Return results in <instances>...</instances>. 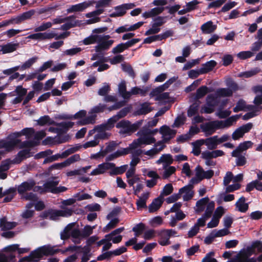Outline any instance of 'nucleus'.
Masks as SVG:
<instances>
[{"mask_svg": "<svg viewBox=\"0 0 262 262\" xmlns=\"http://www.w3.org/2000/svg\"><path fill=\"white\" fill-rule=\"evenodd\" d=\"M21 130L19 132H14L9 134L6 140H0V149L4 148L8 152L12 151L15 147L21 142V140L18 138L21 137Z\"/></svg>", "mask_w": 262, "mask_h": 262, "instance_id": "1", "label": "nucleus"}, {"mask_svg": "<svg viewBox=\"0 0 262 262\" xmlns=\"http://www.w3.org/2000/svg\"><path fill=\"white\" fill-rule=\"evenodd\" d=\"M34 152H31V149H23L19 151L13 159L14 164H19L24 160L33 156Z\"/></svg>", "mask_w": 262, "mask_h": 262, "instance_id": "2", "label": "nucleus"}, {"mask_svg": "<svg viewBox=\"0 0 262 262\" xmlns=\"http://www.w3.org/2000/svg\"><path fill=\"white\" fill-rule=\"evenodd\" d=\"M95 3V1H89L72 5L67 9V12L72 13L75 12H82L89 7L93 5Z\"/></svg>", "mask_w": 262, "mask_h": 262, "instance_id": "3", "label": "nucleus"}, {"mask_svg": "<svg viewBox=\"0 0 262 262\" xmlns=\"http://www.w3.org/2000/svg\"><path fill=\"white\" fill-rule=\"evenodd\" d=\"M35 184V182L33 179L28 180L19 185L16 188V191H17L19 194L21 195L25 194L26 192L32 190Z\"/></svg>", "mask_w": 262, "mask_h": 262, "instance_id": "4", "label": "nucleus"}, {"mask_svg": "<svg viewBox=\"0 0 262 262\" xmlns=\"http://www.w3.org/2000/svg\"><path fill=\"white\" fill-rule=\"evenodd\" d=\"M59 183L58 181H50L46 182L43 184V187L40 186H34L32 190L34 192H38L40 194L45 193L48 191H50V189L52 187L56 186Z\"/></svg>", "mask_w": 262, "mask_h": 262, "instance_id": "5", "label": "nucleus"}, {"mask_svg": "<svg viewBox=\"0 0 262 262\" xmlns=\"http://www.w3.org/2000/svg\"><path fill=\"white\" fill-rule=\"evenodd\" d=\"M201 127L203 131L206 133L208 135H211L216 129L220 128L219 120L207 122L204 125H202Z\"/></svg>", "mask_w": 262, "mask_h": 262, "instance_id": "6", "label": "nucleus"}, {"mask_svg": "<svg viewBox=\"0 0 262 262\" xmlns=\"http://www.w3.org/2000/svg\"><path fill=\"white\" fill-rule=\"evenodd\" d=\"M114 40H102L98 39V45L95 47V50L97 53H101L102 51H107L112 47Z\"/></svg>", "mask_w": 262, "mask_h": 262, "instance_id": "7", "label": "nucleus"}, {"mask_svg": "<svg viewBox=\"0 0 262 262\" xmlns=\"http://www.w3.org/2000/svg\"><path fill=\"white\" fill-rule=\"evenodd\" d=\"M116 127L117 128H121L119 133L122 134H132L131 129V123L129 121L126 120H122L117 123Z\"/></svg>", "mask_w": 262, "mask_h": 262, "instance_id": "8", "label": "nucleus"}, {"mask_svg": "<svg viewBox=\"0 0 262 262\" xmlns=\"http://www.w3.org/2000/svg\"><path fill=\"white\" fill-rule=\"evenodd\" d=\"M55 34L51 32H38L36 33L31 34L28 36V38L34 40H43L45 39H50L54 37Z\"/></svg>", "mask_w": 262, "mask_h": 262, "instance_id": "9", "label": "nucleus"}, {"mask_svg": "<svg viewBox=\"0 0 262 262\" xmlns=\"http://www.w3.org/2000/svg\"><path fill=\"white\" fill-rule=\"evenodd\" d=\"M252 144V142L250 141H245L239 143L236 149L232 151L231 152V156H238L237 154H241L242 152L250 148Z\"/></svg>", "mask_w": 262, "mask_h": 262, "instance_id": "10", "label": "nucleus"}, {"mask_svg": "<svg viewBox=\"0 0 262 262\" xmlns=\"http://www.w3.org/2000/svg\"><path fill=\"white\" fill-rule=\"evenodd\" d=\"M15 222H8L6 217L0 219V228L2 231H7L15 228L17 225Z\"/></svg>", "mask_w": 262, "mask_h": 262, "instance_id": "11", "label": "nucleus"}, {"mask_svg": "<svg viewBox=\"0 0 262 262\" xmlns=\"http://www.w3.org/2000/svg\"><path fill=\"white\" fill-rule=\"evenodd\" d=\"M163 203V199L161 196L155 199L148 206V211L150 213L157 211L162 206Z\"/></svg>", "mask_w": 262, "mask_h": 262, "instance_id": "12", "label": "nucleus"}, {"mask_svg": "<svg viewBox=\"0 0 262 262\" xmlns=\"http://www.w3.org/2000/svg\"><path fill=\"white\" fill-rule=\"evenodd\" d=\"M217 63L215 60H211L202 64V67L200 69V73L201 74L208 73L213 70L216 66Z\"/></svg>", "mask_w": 262, "mask_h": 262, "instance_id": "13", "label": "nucleus"}, {"mask_svg": "<svg viewBox=\"0 0 262 262\" xmlns=\"http://www.w3.org/2000/svg\"><path fill=\"white\" fill-rule=\"evenodd\" d=\"M57 246H51V245H46L42 246V251L45 256H52L60 252V249H55Z\"/></svg>", "mask_w": 262, "mask_h": 262, "instance_id": "14", "label": "nucleus"}, {"mask_svg": "<svg viewBox=\"0 0 262 262\" xmlns=\"http://www.w3.org/2000/svg\"><path fill=\"white\" fill-rule=\"evenodd\" d=\"M142 145H150L153 143H155L156 140V139L151 136L145 130L143 132L142 135L139 138Z\"/></svg>", "mask_w": 262, "mask_h": 262, "instance_id": "15", "label": "nucleus"}, {"mask_svg": "<svg viewBox=\"0 0 262 262\" xmlns=\"http://www.w3.org/2000/svg\"><path fill=\"white\" fill-rule=\"evenodd\" d=\"M35 12L34 10H31L24 12L21 15L15 17V24H19L24 20L31 18V17L34 15Z\"/></svg>", "mask_w": 262, "mask_h": 262, "instance_id": "16", "label": "nucleus"}, {"mask_svg": "<svg viewBox=\"0 0 262 262\" xmlns=\"http://www.w3.org/2000/svg\"><path fill=\"white\" fill-rule=\"evenodd\" d=\"M4 196H6L3 202L8 203L11 202L16 195V188L10 187L4 191Z\"/></svg>", "mask_w": 262, "mask_h": 262, "instance_id": "17", "label": "nucleus"}, {"mask_svg": "<svg viewBox=\"0 0 262 262\" xmlns=\"http://www.w3.org/2000/svg\"><path fill=\"white\" fill-rule=\"evenodd\" d=\"M118 93L125 100L129 99V91H126V85L125 81H122L118 85Z\"/></svg>", "mask_w": 262, "mask_h": 262, "instance_id": "18", "label": "nucleus"}, {"mask_svg": "<svg viewBox=\"0 0 262 262\" xmlns=\"http://www.w3.org/2000/svg\"><path fill=\"white\" fill-rule=\"evenodd\" d=\"M246 198L244 196H241L238 201L236 203L235 206L238 208V210L241 212H246L249 209L248 203H245Z\"/></svg>", "mask_w": 262, "mask_h": 262, "instance_id": "19", "label": "nucleus"}, {"mask_svg": "<svg viewBox=\"0 0 262 262\" xmlns=\"http://www.w3.org/2000/svg\"><path fill=\"white\" fill-rule=\"evenodd\" d=\"M217 136L215 135L205 139V145L210 150H213L216 148L217 145Z\"/></svg>", "mask_w": 262, "mask_h": 262, "instance_id": "20", "label": "nucleus"}, {"mask_svg": "<svg viewBox=\"0 0 262 262\" xmlns=\"http://www.w3.org/2000/svg\"><path fill=\"white\" fill-rule=\"evenodd\" d=\"M201 28L204 33L209 34L215 31L216 29V26L214 25L212 21H208L203 24Z\"/></svg>", "mask_w": 262, "mask_h": 262, "instance_id": "21", "label": "nucleus"}, {"mask_svg": "<svg viewBox=\"0 0 262 262\" xmlns=\"http://www.w3.org/2000/svg\"><path fill=\"white\" fill-rule=\"evenodd\" d=\"M210 92L209 88L206 85H203L197 89L194 99L196 101H199V100L204 97L208 93Z\"/></svg>", "mask_w": 262, "mask_h": 262, "instance_id": "22", "label": "nucleus"}, {"mask_svg": "<svg viewBox=\"0 0 262 262\" xmlns=\"http://www.w3.org/2000/svg\"><path fill=\"white\" fill-rule=\"evenodd\" d=\"M238 118V116H232L231 117H229L225 120H219V123L220 126V128H224L226 127H228L231 126L233 123L236 121Z\"/></svg>", "mask_w": 262, "mask_h": 262, "instance_id": "23", "label": "nucleus"}, {"mask_svg": "<svg viewBox=\"0 0 262 262\" xmlns=\"http://www.w3.org/2000/svg\"><path fill=\"white\" fill-rule=\"evenodd\" d=\"M148 102H144L141 104V107L138 109L136 113L138 115H146L152 111V108L149 106Z\"/></svg>", "mask_w": 262, "mask_h": 262, "instance_id": "24", "label": "nucleus"}, {"mask_svg": "<svg viewBox=\"0 0 262 262\" xmlns=\"http://www.w3.org/2000/svg\"><path fill=\"white\" fill-rule=\"evenodd\" d=\"M220 103V100L217 96L210 94L206 98V104L209 106L215 107Z\"/></svg>", "mask_w": 262, "mask_h": 262, "instance_id": "25", "label": "nucleus"}, {"mask_svg": "<svg viewBox=\"0 0 262 262\" xmlns=\"http://www.w3.org/2000/svg\"><path fill=\"white\" fill-rule=\"evenodd\" d=\"M38 124L40 126H43L46 124L48 125H54L56 124V122L51 119L49 116L45 115L40 117L37 120Z\"/></svg>", "mask_w": 262, "mask_h": 262, "instance_id": "26", "label": "nucleus"}, {"mask_svg": "<svg viewBox=\"0 0 262 262\" xmlns=\"http://www.w3.org/2000/svg\"><path fill=\"white\" fill-rule=\"evenodd\" d=\"M209 201V199L208 197L202 198L198 201L196 203V206L197 207V209L195 210L196 212L198 213L203 211L205 209V205Z\"/></svg>", "mask_w": 262, "mask_h": 262, "instance_id": "27", "label": "nucleus"}, {"mask_svg": "<svg viewBox=\"0 0 262 262\" xmlns=\"http://www.w3.org/2000/svg\"><path fill=\"white\" fill-rule=\"evenodd\" d=\"M142 145L139 138L137 139L134 140L133 142L129 145V146L126 148H122L125 155H127L131 152L132 150L137 148L138 147Z\"/></svg>", "mask_w": 262, "mask_h": 262, "instance_id": "28", "label": "nucleus"}, {"mask_svg": "<svg viewBox=\"0 0 262 262\" xmlns=\"http://www.w3.org/2000/svg\"><path fill=\"white\" fill-rule=\"evenodd\" d=\"M18 43H14L12 42L8 43L4 45L2 47L1 51L3 54L11 53L15 51L18 47Z\"/></svg>", "mask_w": 262, "mask_h": 262, "instance_id": "29", "label": "nucleus"}, {"mask_svg": "<svg viewBox=\"0 0 262 262\" xmlns=\"http://www.w3.org/2000/svg\"><path fill=\"white\" fill-rule=\"evenodd\" d=\"M15 255L11 253L0 252V262H15Z\"/></svg>", "mask_w": 262, "mask_h": 262, "instance_id": "30", "label": "nucleus"}, {"mask_svg": "<svg viewBox=\"0 0 262 262\" xmlns=\"http://www.w3.org/2000/svg\"><path fill=\"white\" fill-rule=\"evenodd\" d=\"M169 238L170 235L166 234L163 230L160 234V237L158 241V243L160 245L163 246L169 245L170 244Z\"/></svg>", "mask_w": 262, "mask_h": 262, "instance_id": "31", "label": "nucleus"}, {"mask_svg": "<svg viewBox=\"0 0 262 262\" xmlns=\"http://www.w3.org/2000/svg\"><path fill=\"white\" fill-rule=\"evenodd\" d=\"M127 167V165H124L120 167H116L115 166L114 168L110 172V175L114 176L123 174L126 171Z\"/></svg>", "mask_w": 262, "mask_h": 262, "instance_id": "32", "label": "nucleus"}, {"mask_svg": "<svg viewBox=\"0 0 262 262\" xmlns=\"http://www.w3.org/2000/svg\"><path fill=\"white\" fill-rule=\"evenodd\" d=\"M120 220L118 218H114L110 221V222L105 226L103 229L104 232H108L110 230L115 228L118 223Z\"/></svg>", "mask_w": 262, "mask_h": 262, "instance_id": "33", "label": "nucleus"}, {"mask_svg": "<svg viewBox=\"0 0 262 262\" xmlns=\"http://www.w3.org/2000/svg\"><path fill=\"white\" fill-rule=\"evenodd\" d=\"M163 169H164V171L163 174V178L164 179L170 177L176 170L175 167L169 165H164Z\"/></svg>", "mask_w": 262, "mask_h": 262, "instance_id": "34", "label": "nucleus"}, {"mask_svg": "<svg viewBox=\"0 0 262 262\" xmlns=\"http://www.w3.org/2000/svg\"><path fill=\"white\" fill-rule=\"evenodd\" d=\"M80 249H82V251L80 252L83 253V255L81 257V260L80 262H86L90 259V255L89 254L91 251L90 247H88V246H84V247L80 248Z\"/></svg>", "mask_w": 262, "mask_h": 262, "instance_id": "35", "label": "nucleus"}, {"mask_svg": "<svg viewBox=\"0 0 262 262\" xmlns=\"http://www.w3.org/2000/svg\"><path fill=\"white\" fill-rule=\"evenodd\" d=\"M200 105V101L195 102L192 103L189 107L187 111V115L188 117H191L195 115L199 110Z\"/></svg>", "mask_w": 262, "mask_h": 262, "instance_id": "36", "label": "nucleus"}, {"mask_svg": "<svg viewBox=\"0 0 262 262\" xmlns=\"http://www.w3.org/2000/svg\"><path fill=\"white\" fill-rule=\"evenodd\" d=\"M19 148L20 149H31L37 145V143L33 140H26L19 143Z\"/></svg>", "mask_w": 262, "mask_h": 262, "instance_id": "37", "label": "nucleus"}, {"mask_svg": "<svg viewBox=\"0 0 262 262\" xmlns=\"http://www.w3.org/2000/svg\"><path fill=\"white\" fill-rule=\"evenodd\" d=\"M216 94L220 97H230L232 96L233 92L229 88H221L217 90Z\"/></svg>", "mask_w": 262, "mask_h": 262, "instance_id": "38", "label": "nucleus"}, {"mask_svg": "<svg viewBox=\"0 0 262 262\" xmlns=\"http://www.w3.org/2000/svg\"><path fill=\"white\" fill-rule=\"evenodd\" d=\"M11 164H14L13 160L7 159L3 161L0 165V172L8 170Z\"/></svg>", "mask_w": 262, "mask_h": 262, "instance_id": "39", "label": "nucleus"}, {"mask_svg": "<svg viewBox=\"0 0 262 262\" xmlns=\"http://www.w3.org/2000/svg\"><path fill=\"white\" fill-rule=\"evenodd\" d=\"M118 144L116 141H112L107 145L106 147L103 150L102 156H105L107 153L114 151Z\"/></svg>", "mask_w": 262, "mask_h": 262, "instance_id": "40", "label": "nucleus"}, {"mask_svg": "<svg viewBox=\"0 0 262 262\" xmlns=\"http://www.w3.org/2000/svg\"><path fill=\"white\" fill-rule=\"evenodd\" d=\"M214 207L215 203L213 201H211L208 203V204L207 205L206 209L205 211V213L203 214L205 217L208 219L211 217L213 211L214 209Z\"/></svg>", "mask_w": 262, "mask_h": 262, "instance_id": "41", "label": "nucleus"}, {"mask_svg": "<svg viewBox=\"0 0 262 262\" xmlns=\"http://www.w3.org/2000/svg\"><path fill=\"white\" fill-rule=\"evenodd\" d=\"M126 155L122 148L117 150L113 154H110L106 158V161H111L120 156Z\"/></svg>", "mask_w": 262, "mask_h": 262, "instance_id": "42", "label": "nucleus"}, {"mask_svg": "<svg viewBox=\"0 0 262 262\" xmlns=\"http://www.w3.org/2000/svg\"><path fill=\"white\" fill-rule=\"evenodd\" d=\"M37 195L33 192H27L21 195V199L36 202L38 201Z\"/></svg>", "mask_w": 262, "mask_h": 262, "instance_id": "43", "label": "nucleus"}, {"mask_svg": "<svg viewBox=\"0 0 262 262\" xmlns=\"http://www.w3.org/2000/svg\"><path fill=\"white\" fill-rule=\"evenodd\" d=\"M99 35L95 34L91 35L89 37L84 38L83 40V43L85 45H89L91 44L98 42Z\"/></svg>", "mask_w": 262, "mask_h": 262, "instance_id": "44", "label": "nucleus"}, {"mask_svg": "<svg viewBox=\"0 0 262 262\" xmlns=\"http://www.w3.org/2000/svg\"><path fill=\"white\" fill-rule=\"evenodd\" d=\"M106 108V105L104 104L99 103L98 105L94 106L90 111L89 114H97L103 113Z\"/></svg>", "mask_w": 262, "mask_h": 262, "instance_id": "45", "label": "nucleus"}, {"mask_svg": "<svg viewBox=\"0 0 262 262\" xmlns=\"http://www.w3.org/2000/svg\"><path fill=\"white\" fill-rule=\"evenodd\" d=\"M96 228L95 226H91L90 225H86L82 231V238H86L89 237L90 235L93 233V230Z\"/></svg>", "mask_w": 262, "mask_h": 262, "instance_id": "46", "label": "nucleus"}, {"mask_svg": "<svg viewBox=\"0 0 262 262\" xmlns=\"http://www.w3.org/2000/svg\"><path fill=\"white\" fill-rule=\"evenodd\" d=\"M73 226V224H70L66 226L64 231L60 234L61 239L67 240L70 238L71 235L69 233V231L71 230Z\"/></svg>", "mask_w": 262, "mask_h": 262, "instance_id": "47", "label": "nucleus"}, {"mask_svg": "<svg viewBox=\"0 0 262 262\" xmlns=\"http://www.w3.org/2000/svg\"><path fill=\"white\" fill-rule=\"evenodd\" d=\"M74 125V123L71 121L69 122H61L60 123H56L54 125H57L61 127L66 132L69 128H72Z\"/></svg>", "mask_w": 262, "mask_h": 262, "instance_id": "48", "label": "nucleus"}, {"mask_svg": "<svg viewBox=\"0 0 262 262\" xmlns=\"http://www.w3.org/2000/svg\"><path fill=\"white\" fill-rule=\"evenodd\" d=\"M13 93H15L17 96L23 98L24 97L27 95V90L23 88L22 85H18L16 87Z\"/></svg>", "mask_w": 262, "mask_h": 262, "instance_id": "49", "label": "nucleus"}, {"mask_svg": "<svg viewBox=\"0 0 262 262\" xmlns=\"http://www.w3.org/2000/svg\"><path fill=\"white\" fill-rule=\"evenodd\" d=\"M80 160V157L79 154H75L70 158H68L64 161V163L66 164V167L69 166L71 164L78 161Z\"/></svg>", "mask_w": 262, "mask_h": 262, "instance_id": "50", "label": "nucleus"}, {"mask_svg": "<svg viewBox=\"0 0 262 262\" xmlns=\"http://www.w3.org/2000/svg\"><path fill=\"white\" fill-rule=\"evenodd\" d=\"M37 57H33L29 59L21 65V69L25 70L30 68L37 61Z\"/></svg>", "mask_w": 262, "mask_h": 262, "instance_id": "51", "label": "nucleus"}, {"mask_svg": "<svg viewBox=\"0 0 262 262\" xmlns=\"http://www.w3.org/2000/svg\"><path fill=\"white\" fill-rule=\"evenodd\" d=\"M165 145H162L159 148H152L150 150L144 151L145 155L152 157L157 154L159 151H161L164 147Z\"/></svg>", "mask_w": 262, "mask_h": 262, "instance_id": "52", "label": "nucleus"}, {"mask_svg": "<svg viewBox=\"0 0 262 262\" xmlns=\"http://www.w3.org/2000/svg\"><path fill=\"white\" fill-rule=\"evenodd\" d=\"M254 55L253 53L250 51H242L239 52L237 56L241 59L245 60L250 58Z\"/></svg>", "mask_w": 262, "mask_h": 262, "instance_id": "53", "label": "nucleus"}, {"mask_svg": "<svg viewBox=\"0 0 262 262\" xmlns=\"http://www.w3.org/2000/svg\"><path fill=\"white\" fill-rule=\"evenodd\" d=\"M42 246L38 248L36 250L32 251L31 252V255L32 256L33 258H41L43 257L45 255H43V252L42 250Z\"/></svg>", "mask_w": 262, "mask_h": 262, "instance_id": "54", "label": "nucleus"}, {"mask_svg": "<svg viewBox=\"0 0 262 262\" xmlns=\"http://www.w3.org/2000/svg\"><path fill=\"white\" fill-rule=\"evenodd\" d=\"M173 188L171 184L169 183L165 185L163 188V191L160 196L168 195L171 194L173 191Z\"/></svg>", "mask_w": 262, "mask_h": 262, "instance_id": "55", "label": "nucleus"}, {"mask_svg": "<svg viewBox=\"0 0 262 262\" xmlns=\"http://www.w3.org/2000/svg\"><path fill=\"white\" fill-rule=\"evenodd\" d=\"M52 24L51 22H43L40 26L35 28L34 29V31L36 32H38L46 31L48 29L52 27Z\"/></svg>", "mask_w": 262, "mask_h": 262, "instance_id": "56", "label": "nucleus"}, {"mask_svg": "<svg viewBox=\"0 0 262 262\" xmlns=\"http://www.w3.org/2000/svg\"><path fill=\"white\" fill-rule=\"evenodd\" d=\"M246 106V102L243 99L238 101L236 106L233 108V111L235 113H237L239 111L244 110Z\"/></svg>", "mask_w": 262, "mask_h": 262, "instance_id": "57", "label": "nucleus"}, {"mask_svg": "<svg viewBox=\"0 0 262 262\" xmlns=\"http://www.w3.org/2000/svg\"><path fill=\"white\" fill-rule=\"evenodd\" d=\"M238 156H233V157H236V164L237 166H243L245 165L247 163L246 158L244 156L241 155V154H237Z\"/></svg>", "mask_w": 262, "mask_h": 262, "instance_id": "58", "label": "nucleus"}, {"mask_svg": "<svg viewBox=\"0 0 262 262\" xmlns=\"http://www.w3.org/2000/svg\"><path fill=\"white\" fill-rule=\"evenodd\" d=\"M200 62V59H192L191 61L187 62L183 68V70H187L191 69L192 67L196 64H199Z\"/></svg>", "mask_w": 262, "mask_h": 262, "instance_id": "59", "label": "nucleus"}, {"mask_svg": "<svg viewBox=\"0 0 262 262\" xmlns=\"http://www.w3.org/2000/svg\"><path fill=\"white\" fill-rule=\"evenodd\" d=\"M163 162V166H168L173 163V159L172 156L170 154H164L162 156Z\"/></svg>", "mask_w": 262, "mask_h": 262, "instance_id": "60", "label": "nucleus"}, {"mask_svg": "<svg viewBox=\"0 0 262 262\" xmlns=\"http://www.w3.org/2000/svg\"><path fill=\"white\" fill-rule=\"evenodd\" d=\"M121 211V208L119 206L115 207L106 216L107 220H110L113 217L117 215Z\"/></svg>", "mask_w": 262, "mask_h": 262, "instance_id": "61", "label": "nucleus"}, {"mask_svg": "<svg viewBox=\"0 0 262 262\" xmlns=\"http://www.w3.org/2000/svg\"><path fill=\"white\" fill-rule=\"evenodd\" d=\"M132 108L131 105L122 108L120 111L117 113L118 115L120 118L125 117L128 113H129Z\"/></svg>", "mask_w": 262, "mask_h": 262, "instance_id": "62", "label": "nucleus"}, {"mask_svg": "<svg viewBox=\"0 0 262 262\" xmlns=\"http://www.w3.org/2000/svg\"><path fill=\"white\" fill-rule=\"evenodd\" d=\"M250 256L247 252L244 251L240 253L239 257L235 260L236 262H247V258Z\"/></svg>", "mask_w": 262, "mask_h": 262, "instance_id": "63", "label": "nucleus"}, {"mask_svg": "<svg viewBox=\"0 0 262 262\" xmlns=\"http://www.w3.org/2000/svg\"><path fill=\"white\" fill-rule=\"evenodd\" d=\"M213 251L210 252L206 254L205 257L202 259V262H216V259L214 258H212L211 256L214 255Z\"/></svg>", "mask_w": 262, "mask_h": 262, "instance_id": "64", "label": "nucleus"}]
</instances>
